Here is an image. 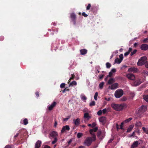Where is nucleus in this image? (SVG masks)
Wrapping results in <instances>:
<instances>
[{
    "label": "nucleus",
    "instance_id": "1",
    "mask_svg": "<svg viewBox=\"0 0 148 148\" xmlns=\"http://www.w3.org/2000/svg\"><path fill=\"white\" fill-rule=\"evenodd\" d=\"M111 106L113 109L116 111L121 110L123 108L127 107L126 104L125 103L119 104L113 103L111 104Z\"/></svg>",
    "mask_w": 148,
    "mask_h": 148
},
{
    "label": "nucleus",
    "instance_id": "2",
    "mask_svg": "<svg viewBox=\"0 0 148 148\" xmlns=\"http://www.w3.org/2000/svg\"><path fill=\"white\" fill-rule=\"evenodd\" d=\"M147 58L146 56L142 57L138 60L137 64L138 66L144 65L147 62Z\"/></svg>",
    "mask_w": 148,
    "mask_h": 148
},
{
    "label": "nucleus",
    "instance_id": "3",
    "mask_svg": "<svg viewBox=\"0 0 148 148\" xmlns=\"http://www.w3.org/2000/svg\"><path fill=\"white\" fill-rule=\"evenodd\" d=\"M123 94V90L121 89H118L114 93V96L116 98H119Z\"/></svg>",
    "mask_w": 148,
    "mask_h": 148
},
{
    "label": "nucleus",
    "instance_id": "4",
    "mask_svg": "<svg viewBox=\"0 0 148 148\" xmlns=\"http://www.w3.org/2000/svg\"><path fill=\"white\" fill-rule=\"evenodd\" d=\"M93 140L90 137H88L84 142V144L88 147L90 146L92 144Z\"/></svg>",
    "mask_w": 148,
    "mask_h": 148
},
{
    "label": "nucleus",
    "instance_id": "5",
    "mask_svg": "<svg viewBox=\"0 0 148 148\" xmlns=\"http://www.w3.org/2000/svg\"><path fill=\"white\" fill-rule=\"evenodd\" d=\"M98 128L97 127H95L94 128L91 129L90 130L89 132L90 134L92 135V138H93V140L95 141L96 140V136L95 134L93 133V132H96L98 130Z\"/></svg>",
    "mask_w": 148,
    "mask_h": 148
},
{
    "label": "nucleus",
    "instance_id": "6",
    "mask_svg": "<svg viewBox=\"0 0 148 148\" xmlns=\"http://www.w3.org/2000/svg\"><path fill=\"white\" fill-rule=\"evenodd\" d=\"M70 17L72 21L73 22V24L75 25L76 23V15L73 13H72L70 14Z\"/></svg>",
    "mask_w": 148,
    "mask_h": 148
},
{
    "label": "nucleus",
    "instance_id": "7",
    "mask_svg": "<svg viewBox=\"0 0 148 148\" xmlns=\"http://www.w3.org/2000/svg\"><path fill=\"white\" fill-rule=\"evenodd\" d=\"M138 71V69L134 67H131L129 68L128 70V71L130 73H136Z\"/></svg>",
    "mask_w": 148,
    "mask_h": 148
},
{
    "label": "nucleus",
    "instance_id": "8",
    "mask_svg": "<svg viewBox=\"0 0 148 148\" xmlns=\"http://www.w3.org/2000/svg\"><path fill=\"white\" fill-rule=\"evenodd\" d=\"M70 129V127L69 125L64 126L62 128V129L61 130V132L62 133H63L66 131H69Z\"/></svg>",
    "mask_w": 148,
    "mask_h": 148
},
{
    "label": "nucleus",
    "instance_id": "9",
    "mask_svg": "<svg viewBox=\"0 0 148 148\" xmlns=\"http://www.w3.org/2000/svg\"><path fill=\"white\" fill-rule=\"evenodd\" d=\"M118 84L117 83H115L111 85V86H109V89H110L111 90H114L118 88Z\"/></svg>",
    "mask_w": 148,
    "mask_h": 148
},
{
    "label": "nucleus",
    "instance_id": "10",
    "mask_svg": "<svg viewBox=\"0 0 148 148\" xmlns=\"http://www.w3.org/2000/svg\"><path fill=\"white\" fill-rule=\"evenodd\" d=\"M127 77L129 79L131 80H134L135 79L134 75L132 73L127 74L126 75Z\"/></svg>",
    "mask_w": 148,
    "mask_h": 148
},
{
    "label": "nucleus",
    "instance_id": "11",
    "mask_svg": "<svg viewBox=\"0 0 148 148\" xmlns=\"http://www.w3.org/2000/svg\"><path fill=\"white\" fill-rule=\"evenodd\" d=\"M140 48L142 50L146 51L148 49V45L146 44H143L141 45Z\"/></svg>",
    "mask_w": 148,
    "mask_h": 148
},
{
    "label": "nucleus",
    "instance_id": "12",
    "mask_svg": "<svg viewBox=\"0 0 148 148\" xmlns=\"http://www.w3.org/2000/svg\"><path fill=\"white\" fill-rule=\"evenodd\" d=\"M140 144L139 142L138 141H136L133 142L131 146V148H134L138 147V144Z\"/></svg>",
    "mask_w": 148,
    "mask_h": 148
},
{
    "label": "nucleus",
    "instance_id": "13",
    "mask_svg": "<svg viewBox=\"0 0 148 148\" xmlns=\"http://www.w3.org/2000/svg\"><path fill=\"white\" fill-rule=\"evenodd\" d=\"M41 144V141L38 140L36 143L35 145V148H39Z\"/></svg>",
    "mask_w": 148,
    "mask_h": 148
},
{
    "label": "nucleus",
    "instance_id": "14",
    "mask_svg": "<svg viewBox=\"0 0 148 148\" xmlns=\"http://www.w3.org/2000/svg\"><path fill=\"white\" fill-rule=\"evenodd\" d=\"M56 103L55 101L53 102L51 104L49 107L48 109L49 110H51L53 108L56 106Z\"/></svg>",
    "mask_w": 148,
    "mask_h": 148
},
{
    "label": "nucleus",
    "instance_id": "15",
    "mask_svg": "<svg viewBox=\"0 0 148 148\" xmlns=\"http://www.w3.org/2000/svg\"><path fill=\"white\" fill-rule=\"evenodd\" d=\"M142 82L141 81L140 79H138L135 81L134 82V84L135 86H137L140 85Z\"/></svg>",
    "mask_w": 148,
    "mask_h": 148
},
{
    "label": "nucleus",
    "instance_id": "16",
    "mask_svg": "<svg viewBox=\"0 0 148 148\" xmlns=\"http://www.w3.org/2000/svg\"><path fill=\"white\" fill-rule=\"evenodd\" d=\"M147 109V107L145 106H142L139 109L140 112H144Z\"/></svg>",
    "mask_w": 148,
    "mask_h": 148
},
{
    "label": "nucleus",
    "instance_id": "17",
    "mask_svg": "<svg viewBox=\"0 0 148 148\" xmlns=\"http://www.w3.org/2000/svg\"><path fill=\"white\" fill-rule=\"evenodd\" d=\"M99 121L101 123L105 122L106 120V117L104 116H102L99 119Z\"/></svg>",
    "mask_w": 148,
    "mask_h": 148
},
{
    "label": "nucleus",
    "instance_id": "18",
    "mask_svg": "<svg viewBox=\"0 0 148 148\" xmlns=\"http://www.w3.org/2000/svg\"><path fill=\"white\" fill-rule=\"evenodd\" d=\"M50 135L51 137H54L56 136H58L57 133L55 131H53L52 132Z\"/></svg>",
    "mask_w": 148,
    "mask_h": 148
},
{
    "label": "nucleus",
    "instance_id": "19",
    "mask_svg": "<svg viewBox=\"0 0 148 148\" xmlns=\"http://www.w3.org/2000/svg\"><path fill=\"white\" fill-rule=\"evenodd\" d=\"M84 118L85 119H87L88 120H89L91 117L89 115V113L88 112H86L84 113Z\"/></svg>",
    "mask_w": 148,
    "mask_h": 148
},
{
    "label": "nucleus",
    "instance_id": "20",
    "mask_svg": "<svg viewBox=\"0 0 148 148\" xmlns=\"http://www.w3.org/2000/svg\"><path fill=\"white\" fill-rule=\"evenodd\" d=\"M81 54L82 55H84L86 54L87 51L85 49H82L80 50Z\"/></svg>",
    "mask_w": 148,
    "mask_h": 148
},
{
    "label": "nucleus",
    "instance_id": "21",
    "mask_svg": "<svg viewBox=\"0 0 148 148\" xmlns=\"http://www.w3.org/2000/svg\"><path fill=\"white\" fill-rule=\"evenodd\" d=\"M115 82L114 79L113 78H110L108 81V84H112Z\"/></svg>",
    "mask_w": 148,
    "mask_h": 148
},
{
    "label": "nucleus",
    "instance_id": "22",
    "mask_svg": "<svg viewBox=\"0 0 148 148\" xmlns=\"http://www.w3.org/2000/svg\"><path fill=\"white\" fill-rule=\"evenodd\" d=\"M73 121H74V124L76 125L77 126L79 124L80 121L79 119L77 118L76 120H73Z\"/></svg>",
    "mask_w": 148,
    "mask_h": 148
},
{
    "label": "nucleus",
    "instance_id": "23",
    "mask_svg": "<svg viewBox=\"0 0 148 148\" xmlns=\"http://www.w3.org/2000/svg\"><path fill=\"white\" fill-rule=\"evenodd\" d=\"M134 127V126L132 125H130L128 128L127 129V132H130L132 130V129Z\"/></svg>",
    "mask_w": 148,
    "mask_h": 148
},
{
    "label": "nucleus",
    "instance_id": "24",
    "mask_svg": "<svg viewBox=\"0 0 148 148\" xmlns=\"http://www.w3.org/2000/svg\"><path fill=\"white\" fill-rule=\"evenodd\" d=\"M135 126L137 127H140L142 125V123L140 121L136 122L135 124Z\"/></svg>",
    "mask_w": 148,
    "mask_h": 148
},
{
    "label": "nucleus",
    "instance_id": "25",
    "mask_svg": "<svg viewBox=\"0 0 148 148\" xmlns=\"http://www.w3.org/2000/svg\"><path fill=\"white\" fill-rule=\"evenodd\" d=\"M77 84V83L76 81H72L69 84V86L70 87L71 86H73V85H76Z\"/></svg>",
    "mask_w": 148,
    "mask_h": 148
},
{
    "label": "nucleus",
    "instance_id": "26",
    "mask_svg": "<svg viewBox=\"0 0 148 148\" xmlns=\"http://www.w3.org/2000/svg\"><path fill=\"white\" fill-rule=\"evenodd\" d=\"M143 131L147 134H148V127L145 128L144 127H142Z\"/></svg>",
    "mask_w": 148,
    "mask_h": 148
},
{
    "label": "nucleus",
    "instance_id": "27",
    "mask_svg": "<svg viewBox=\"0 0 148 148\" xmlns=\"http://www.w3.org/2000/svg\"><path fill=\"white\" fill-rule=\"evenodd\" d=\"M132 119V118L130 117L129 118L126 119L125 121H123V122L124 123H126L129 122Z\"/></svg>",
    "mask_w": 148,
    "mask_h": 148
},
{
    "label": "nucleus",
    "instance_id": "28",
    "mask_svg": "<svg viewBox=\"0 0 148 148\" xmlns=\"http://www.w3.org/2000/svg\"><path fill=\"white\" fill-rule=\"evenodd\" d=\"M143 97L144 100L146 102H148V95H144Z\"/></svg>",
    "mask_w": 148,
    "mask_h": 148
},
{
    "label": "nucleus",
    "instance_id": "29",
    "mask_svg": "<svg viewBox=\"0 0 148 148\" xmlns=\"http://www.w3.org/2000/svg\"><path fill=\"white\" fill-rule=\"evenodd\" d=\"M121 61H122L119 59L118 58H116L114 60L115 62L118 64L120 63Z\"/></svg>",
    "mask_w": 148,
    "mask_h": 148
},
{
    "label": "nucleus",
    "instance_id": "30",
    "mask_svg": "<svg viewBox=\"0 0 148 148\" xmlns=\"http://www.w3.org/2000/svg\"><path fill=\"white\" fill-rule=\"evenodd\" d=\"M4 148H14V147L13 145H6Z\"/></svg>",
    "mask_w": 148,
    "mask_h": 148
},
{
    "label": "nucleus",
    "instance_id": "31",
    "mask_svg": "<svg viewBox=\"0 0 148 148\" xmlns=\"http://www.w3.org/2000/svg\"><path fill=\"white\" fill-rule=\"evenodd\" d=\"M141 73L142 74H144L145 75H148V71H146L145 70H143Z\"/></svg>",
    "mask_w": 148,
    "mask_h": 148
},
{
    "label": "nucleus",
    "instance_id": "32",
    "mask_svg": "<svg viewBox=\"0 0 148 148\" xmlns=\"http://www.w3.org/2000/svg\"><path fill=\"white\" fill-rule=\"evenodd\" d=\"M23 124L24 125H26L28 123V121L27 119H24L23 121Z\"/></svg>",
    "mask_w": 148,
    "mask_h": 148
},
{
    "label": "nucleus",
    "instance_id": "33",
    "mask_svg": "<svg viewBox=\"0 0 148 148\" xmlns=\"http://www.w3.org/2000/svg\"><path fill=\"white\" fill-rule=\"evenodd\" d=\"M104 83L103 82H101L99 84V87L100 89H102L104 85Z\"/></svg>",
    "mask_w": 148,
    "mask_h": 148
},
{
    "label": "nucleus",
    "instance_id": "34",
    "mask_svg": "<svg viewBox=\"0 0 148 148\" xmlns=\"http://www.w3.org/2000/svg\"><path fill=\"white\" fill-rule=\"evenodd\" d=\"M83 135V134L82 133H78L77 134V136L78 138H80L82 137Z\"/></svg>",
    "mask_w": 148,
    "mask_h": 148
},
{
    "label": "nucleus",
    "instance_id": "35",
    "mask_svg": "<svg viewBox=\"0 0 148 148\" xmlns=\"http://www.w3.org/2000/svg\"><path fill=\"white\" fill-rule=\"evenodd\" d=\"M106 68L108 69H109L111 66V65L109 62H107L106 64Z\"/></svg>",
    "mask_w": 148,
    "mask_h": 148
},
{
    "label": "nucleus",
    "instance_id": "36",
    "mask_svg": "<svg viewBox=\"0 0 148 148\" xmlns=\"http://www.w3.org/2000/svg\"><path fill=\"white\" fill-rule=\"evenodd\" d=\"M98 93L97 92H95V95L94 96V98L95 100H97V97L98 95Z\"/></svg>",
    "mask_w": 148,
    "mask_h": 148
},
{
    "label": "nucleus",
    "instance_id": "37",
    "mask_svg": "<svg viewBox=\"0 0 148 148\" xmlns=\"http://www.w3.org/2000/svg\"><path fill=\"white\" fill-rule=\"evenodd\" d=\"M137 51V50L136 49H134L130 53L131 56H132L134 54H135Z\"/></svg>",
    "mask_w": 148,
    "mask_h": 148
},
{
    "label": "nucleus",
    "instance_id": "38",
    "mask_svg": "<svg viewBox=\"0 0 148 148\" xmlns=\"http://www.w3.org/2000/svg\"><path fill=\"white\" fill-rule=\"evenodd\" d=\"M58 140L57 138L56 137H55L54 138V140L52 142V144H55L56 143Z\"/></svg>",
    "mask_w": 148,
    "mask_h": 148
},
{
    "label": "nucleus",
    "instance_id": "39",
    "mask_svg": "<svg viewBox=\"0 0 148 148\" xmlns=\"http://www.w3.org/2000/svg\"><path fill=\"white\" fill-rule=\"evenodd\" d=\"M101 134V132L100 130H99L97 132V136L98 137H99Z\"/></svg>",
    "mask_w": 148,
    "mask_h": 148
},
{
    "label": "nucleus",
    "instance_id": "40",
    "mask_svg": "<svg viewBox=\"0 0 148 148\" xmlns=\"http://www.w3.org/2000/svg\"><path fill=\"white\" fill-rule=\"evenodd\" d=\"M70 116H67L66 118H64L63 119V121H66L68 120L70 118Z\"/></svg>",
    "mask_w": 148,
    "mask_h": 148
},
{
    "label": "nucleus",
    "instance_id": "41",
    "mask_svg": "<svg viewBox=\"0 0 148 148\" xmlns=\"http://www.w3.org/2000/svg\"><path fill=\"white\" fill-rule=\"evenodd\" d=\"M91 7V4L90 3L88 4V6L86 7V10H89L90 9Z\"/></svg>",
    "mask_w": 148,
    "mask_h": 148
},
{
    "label": "nucleus",
    "instance_id": "42",
    "mask_svg": "<svg viewBox=\"0 0 148 148\" xmlns=\"http://www.w3.org/2000/svg\"><path fill=\"white\" fill-rule=\"evenodd\" d=\"M95 105V102L94 101H93L91 103H90L89 106H94Z\"/></svg>",
    "mask_w": 148,
    "mask_h": 148
},
{
    "label": "nucleus",
    "instance_id": "43",
    "mask_svg": "<svg viewBox=\"0 0 148 148\" xmlns=\"http://www.w3.org/2000/svg\"><path fill=\"white\" fill-rule=\"evenodd\" d=\"M66 84L64 83H62L60 85V87L61 88H64Z\"/></svg>",
    "mask_w": 148,
    "mask_h": 148
},
{
    "label": "nucleus",
    "instance_id": "44",
    "mask_svg": "<svg viewBox=\"0 0 148 148\" xmlns=\"http://www.w3.org/2000/svg\"><path fill=\"white\" fill-rule=\"evenodd\" d=\"M119 58H120V59H119L120 60H121V61H122V60H123V54H120L119 56Z\"/></svg>",
    "mask_w": 148,
    "mask_h": 148
},
{
    "label": "nucleus",
    "instance_id": "45",
    "mask_svg": "<svg viewBox=\"0 0 148 148\" xmlns=\"http://www.w3.org/2000/svg\"><path fill=\"white\" fill-rule=\"evenodd\" d=\"M102 112L103 114H105L108 112L106 108H105L103 110Z\"/></svg>",
    "mask_w": 148,
    "mask_h": 148
},
{
    "label": "nucleus",
    "instance_id": "46",
    "mask_svg": "<svg viewBox=\"0 0 148 148\" xmlns=\"http://www.w3.org/2000/svg\"><path fill=\"white\" fill-rule=\"evenodd\" d=\"M102 112V110H100L97 112V114L98 115L100 116L101 115Z\"/></svg>",
    "mask_w": 148,
    "mask_h": 148
},
{
    "label": "nucleus",
    "instance_id": "47",
    "mask_svg": "<svg viewBox=\"0 0 148 148\" xmlns=\"http://www.w3.org/2000/svg\"><path fill=\"white\" fill-rule=\"evenodd\" d=\"M71 77H70V79L73 80L75 77V75L73 74L71 75Z\"/></svg>",
    "mask_w": 148,
    "mask_h": 148
},
{
    "label": "nucleus",
    "instance_id": "48",
    "mask_svg": "<svg viewBox=\"0 0 148 148\" xmlns=\"http://www.w3.org/2000/svg\"><path fill=\"white\" fill-rule=\"evenodd\" d=\"M70 90L69 89H67V88H65L62 91L63 93L65 92L66 91H69Z\"/></svg>",
    "mask_w": 148,
    "mask_h": 148
},
{
    "label": "nucleus",
    "instance_id": "49",
    "mask_svg": "<svg viewBox=\"0 0 148 148\" xmlns=\"http://www.w3.org/2000/svg\"><path fill=\"white\" fill-rule=\"evenodd\" d=\"M81 99L82 100H85L87 98L85 96L83 95L81 97Z\"/></svg>",
    "mask_w": 148,
    "mask_h": 148
},
{
    "label": "nucleus",
    "instance_id": "50",
    "mask_svg": "<svg viewBox=\"0 0 148 148\" xmlns=\"http://www.w3.org/2000/svg\"><path fill=\"white\" fill-rule=\"evenodd\" d=\"M82 15L84 16L85 17H86L88 16V15L86 14L84 12L82 13Z\"/></svg>",
    "mask_w": 148,
    "mask_h": 148
},
{
    "label": "nucleus",
    "instance_id": "51",
    "mask_svg": "<svg viewBox=\"0 0 148 148\" xmlns=\"http://www.w3.org/2000/svg\"><path fill=\"white\" fill-rule=\"evenodd\" d=\"M124 123L123 122H122L121 123V125L120 126V128L121 129H122V130L123 129V125Z\"/></svg>",
    "mask_w": 148,
    "mask_h": 148
},
{
    "label": "nucleus",
    "instance_id": "52",
    "mask_svg": "<svg viewBox=\"0 0 148 148\" xmlns=\"http://www.w3.org/2000/svg\"><path fill=\"white\" fill-rule=\"evenodd\" d=\"M112 75V72H110L109 73V75H108L107 77H111Z\"/></svg>",
    "mask_w": 148,
    "mask_h": 148
},
{
    "label": "nucleus",
    "instance_id": "53",
    "mask_svg": "<svg viewBox=\"0 0 148 148\" xmlns=\"http://www.w3.org/2000/svg\"><path fill=\"white\" fill-rule=\"evenodd\" d=\"M104 76V75L103 74L102 75H99V78L100 79H102L103 78V77Z\"/></svg>",
    "mask_w": 148,
    "mask_h": 148
},
{
    "label": "nucleus",
    "instance_id": "54",
    "mask_svg": "<svg viewBox=\"0 0 148 148\" xmlns=\"http://www.w3.org/2000/svg\"><path fill=\"white\" fill-rule=\"evenodd\" d=\"M4 38L3 36H1L0 37V40L1 41H3L4 39Z\"/></svg>",
    "mask_w": 148,
    "mask_h": 148
},
{
    "label": "nucleus",
    "instance_id": "55",
    "mask_svg": "<svg viewBox=\"0 0 148 148\" xmlns=\"http://www.w3.org/2000/svg\"><path fill=\"white\" fill-rule=\"evenodd\" d=\"M130 53L128 52V51L126 52V53H124V56H125L126 57V56H127L128 55L129 53Z\"/></svg>",
    "mask_w": 148,
    "mask_h": 148
},
{
    "label": "nucleus",
    "instance_id": "56",
    "mask_svg": "<svg viewBox=\"0 0 148 148\" xmlns=\"http://www.w3.org/2000/svg\"><path fill=\"white\" fill-rule=\"evenodd\" d=\"M130 96L132 97H133L135 96L134 93L133 92L130 93Z\"/></svg>",
    "mask_w": 148,
    "mask_h": 148
},
{
    "label": "nucleus",
    "instance_id": "57",
    "mask_svg": "<svg viewBox=\"0 0 148 148\" xmlns=\"http://www.w3.org/2000/svg\"><path fill=\"white\" fill-rule=\"evenodd\" d=\"M35 94L36 95V96L38 97H39V92H35Z\"/></svg>",
    "mask_w": 148,
    "mask_h": 148
},
{
    "label": "nucleus",
    "instance_id": "58",
    "mask_svg": "<svg viewBox=\"0 0 148 148\" xmlns=\"http://www.w3.org/2000/svg\"><path fill=\"white\" fill-rule=\"evenodd\" d=\"M148 40V38H146L145 39L143 40V42H147V41Z\"/></svg>",
    "mask_w": 148,
    "mask_h": 148
},
{
    "label": "nucleus",
    "instance_id": "59",
    "mask_svg": "<svg viewBox=\"0 0 148 148\" xmlns=\"http://www.w3.org/2000/svg\"><path fill=\"white\" fill-rule=\"evenodd\" d=\"M91 125H92V127H95L96 125V124L95 123H93L92 124H91Z\"/></svg>",
    "mask_w": 148,
    "mask_h": 148
},
{
    "label": "nucleus",
    "instance_id": "60",
    "mask_svg": "<svg viewBox=\"0 0 148 148\" xmlns=\"http://www.w3.org/2000/svg\"><path fill=\"white\" fill-rule=\"evenodd\" d=\"M116 71V70L115 69H113L111 70V71L112 73H115Z\"/></svg>",
    "mask_w": 148,
    "mask_h": 148
},
{
    "label": "nucleus",
    "instance_id": "61",
    "mask_svg": "<svg viewBox=\"0 0 148 148\" xmlns=\"http://www.w3.org/2000/svg\"><path fill=\"white\" fill-rule=\"evenodd\" d=\"M57 125V122L56 121H55L54 126L55 127H56Z\"/></svg>",
    "mask_w": 148,
    "mask_h": 148
},
{
    "label": "nucleus",
    "instance_id": "62",
    "mask_svg": "<svg viewBox=\"0 0 148 148\" xmlns=\"http://www.w3.org/2000/svg\"><path fill=\"white\" fill-rule=\"evenodd\" d=\"M72 140L71 139H70L68 142V145H69L71 143Z\"/></svg>",
    "mask_w": 148,
    "mask_h": 148
},
{
    "label": "nucleus",
    "instance_id": "63",
    "mask_svg": "<svg viewBox=\"0 0 148 148\" xmlns=\"http://www.w3.org/2000/svg\"><path fill=\"white\" fill-rule=\"evenodd\" d=\"M44 148H51L48 145H45Z\"/></svg>",
    "mask_w": 148,
    "mask_h": 148
},
{
    "label": "nucleus",
    "instance_id": "64",
    "mask_svg": "<svg viewBox=\"0 0 148 148\" xmlns=\"http://www.w3.org/2000/svg\"><path fill=\"white\" fill-rule=\"evenodd\" d=\"M145 66L147 68H148V62H147V63L145 64Z\"/></svg>",
    "mask_w": 148,
    "mask_h": 148
}]
</instances>
